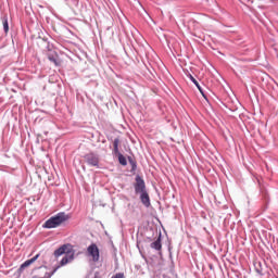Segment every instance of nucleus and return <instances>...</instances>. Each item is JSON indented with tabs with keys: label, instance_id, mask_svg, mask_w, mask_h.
Here are the masks:
<instances>
[{
	"label": "nucleus",
	"instance_id": "f257e3e1",
	"mask_svg": "<svg viewBox=\"0 0 278 278\" xmlns=\"http://www.w3.org/2000/svg\"><path fill=\"white\" fill-rule=\"evenodd\" d=\"M135 194L139 195V199L144 205V207H151V198L149 197V191H147V182H144V178L142 176L137 175L135 177Z\"/></svg>",
	"mask_w": 278,
	"mask_h": 278
},
{
	"label": "nucleus",
	"instance_id": "f03ea898",
	"mask_svg": "<svg viewBox=\"0 0 278 278\" xmlns=\"http://www.w3.org/2000/svg\"><path fill=\"white\" fill-rule=\"evenodd\" d=\"M71 216L68 214H65L64 212H60L56 215L50 217L48 220L45 222L42 225L43 229H55L60 227L63 223H66Z\"/></svg>",
	"mask_w": 278,
	"mask_h": 278
},
{
	"label": "nucleus",
	"instance_id": "7ed1b4c3",
	"mask_svg": "<svg viewBox=\"0 0 278 278\" xmlns=\"http://www.w3.org/2000/svg\"><path fill=\"white\" fill-rule=\"evenodd\" d=\"M121 144V139L119 138H115L113 140V154L117 155L118 157V162L119 164H122V166H127V159L125 157V155H123V153H121V151L118 150V146Z\"/></svg>",
	"mask_w": 278,
	"mask_h": 278
},
{
	"label": "nucleus",
	"instance_id": "20e7f679",
	"mask_svg": "<svg viewBox=\"0 0 278 278\" xmlns=\"http://www.w3.org/2000/svg\"><path fill=\"white\" fill-rule=\"evenodd\" d=\"M84 160L85 162H87L88 166H93L94 168H99V163L101 162L99 154L94 152H89L84 155Z\"/></svg>",
	"mask_w": 278,
	"mask_h": 278
},
{
	"label": "nucleus",
	"instance_id": "39448f33",
	"mask_svg": "<svg viewBox=\"0 0 278 278\" xmlns=\"http://www.w3.org/2000/svg\"><path fill=\"white\" fill-rule=\"evenodd\" d=\"M87 253H88L89 257H92V262H99V260H100L99 247H97L96 243H91L87 248Z\"/></svg>",
	"mask_w": 278,
	"mask_h": 278
},
{
	"label": "nucleus",
	"instance_id": "423d86ee",
	"mask_svg": "<svg viewBox=\"0 0 278 278\" xmlns=\"http://www.w3.org/2000/svg\"><path fill=\"white\" fill-rule=\"evenodd\" d=\"M62 255H71V250H68V245L63 244L54 251V257H60Z\"/></svg>",
	"mask_w": 278,
	"mask_h": 278
},
{
	"label": "nucleus",
	"instance_id": "0eeeda50",
	"mask_svg": "<svg viewBox=\"0 0 278 278\" xmlns=\"http://www.w3.org/2000/svg\"><path fill=\"white\" fill-rule=\"evenodd\" d=\"M150 249L162 251V232H160L157 239L150 244Z\"/></svg>",
	"mask_w": 278,
	"mask_h": 278
},
{
	"label": "nucleus",
	"instance_id": "6e6552de",
	"mask_svg": "<svg viewBox=\"0 0 278 278\" xmlns=\"http://www.w3.org/2000/svg\"><path fill=\"white\" fill-rule=\"evenodd\" d=\"M38 257H40V254L35 255L33 258H29L27 261H25L21 266H20V271L25 270V268H27L28 266H31V264H34V262H36L38 260Z\"/></svg>",
	"mask_w": 278,
	"mask_h": 278
},
{
	"label": "nucleus",
	"instance_id": "1a4fd4ad",
	"mask_svg": "<svg viewBox=\"0 0 278 278\" xmlns=\"http://www.w3.org/2000/svg\"><path fill=\"white\" fill-rule=\"evenodd\" d=\"M75 260V253L71 252L70 254H65V256L61 260V266H66L68 262H73Z\"/></svg>",
	"mask_w": 278,
	"mask_h": 278
},
{
	"label": "nucleus",
	"instance_id": "9d476101",
	"mask_svg": "<svg viewBox=\"0 0 278 278\" xmlns=\"http://www.w3.org/2000/svg\"><path fill=\"white\" fill-rule=\"evenodd\" d=\"M4 34H8L10 31V24L8 23V15H2L1 16Z\"/></svg>",
	"mask_w": 278,
	"mask_h": 278
},
{
	"label": "nucleus",
	"instance_id": "9b49d317",
	"mask_svg": "<svg viewBox=\"0 0 278 278\" xmlns=\"http://www.w3.org/2000/svg\"><path fill=\"white\" fill-rule=\"evenodd\" d=\"M190 81H192V84H194V86H197L198 90L201 92V94L203 97H205V93H203V88H201V85L199 84L198 80L194 79V76H192L191 74L189 75Z\"/></svg>",
	"mask_w": 278,
	"mask_h": 278
},
{
	"label": "nucleus",
	"instance_id": "f8f14e48",
	"mask_svg": "<svg viewBox=\"0 0 278 278\" xmlns=\"http://www.w3.org/2000/svg\"><path fill=\"white\" fill-rule=\"evenodd\" d=\"M128 162L131 166L130 173H136V169L138 168V163L131 156L128 157Z\"/></svg>",
	"mask_w": 278,
	"mask_h": 278
},
{
	"label": "nucleus",
	"instance_id": "ddd939ff",
	"mask_svg": "<svg viewBox=\"0 0 278 278\" xmlns=\"http://www.w3.org/2000/svg\"><path fill=\"white\" fill-rule=\"evenodd\" d=\"M48 60L58 66V56L54 54H48Z\"/></svg>",
	"mask_w": 278,
	"mask_h": 278
},
{
	"label": "nucleus",
	"instance_id": "4468645a",
	"mask_svg": "<svg viewBox=\"0 0 278 278\" xmlns=\"http://www.w3.org/2000/svg\"><path fill=\"white\" fill-rule=\"evenodd\" d=\"M58 271V267H55L52 273H46L43 278H51L53 277V275H55V273Z\"/></svg>",
	"mask_w": 278,
	"mask_h": 278
},
{
	"label": "nucleus",
	"instance_id": "2eb2a0df",
	"mask_svg": "<svg viewBox=\"0 0 278 278\" xmlns=\"http://www.w3.org/2000/svg\"><path fill=\"white\" fill-rule=\"evenodd\" d=\"M111 278H125V274L124 273H117V274L113 275Z\"/></svg>",
	"mask_w": 278,
	"mask_h": 278
}]
</instances>
